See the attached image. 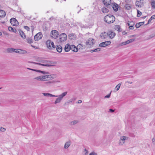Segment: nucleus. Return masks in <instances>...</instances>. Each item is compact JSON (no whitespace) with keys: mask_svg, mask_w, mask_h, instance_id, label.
I'll use <instances>...</instances> for the list:
<instances>
[{"mask_svg":"<svg viewBox=\"0 0 155 155\" xmlns=\"http://www.w3.org/2000/svg\"><path fill=\"white\" fill-rule=\"evenodd\" d=\"M41 62L43 64H42L39 63H37L34 62H30L31 63L38 64L39 65H41L42 66L47 67L53 66L54 65V64H56L55 62L51 63V62L48 61L47 60H43L41 61Z\"/></svg>","mask_w":155,"mask_h":155,"instance_id":"obj_1","label":"nucleus"},{"mask_svg":"<svg viewBox=\"0 0 155 155\" xmlns=\"http://www.w3.org/2000/svg\"><path fill=\"white\" fill-rule=\"evenodd\" d=\"M104 21L108 24L113 23L115 20V17L110 15H108L105 16L104 18Z\"/></svg>","mask_w":155,"mask_h":155,"instance_id":"obj_2","label":"nucleus"},{"mask_svg":"<svg viewBox=\"0 0 155 155\" xmlns=\"http://www.w3.org/2000/svg\"><path fill=\"white\" fill-rule=\"evenodd\" d=\"M67 92H65L59 95H55L53 97H58V98L56 99L54 104H56L61 102L62 100L63 99V97L65 96L67 94Z\"/></svg>","mask_w":155,"mask_h":155,"instance_id":"obj_3","label":"nucleus"},{"mask_svg":"<svg viewBox=\"0 0 155 155\" xmlns=\"http://www.w3.org/2000/svg\"><path fill=\"white\" fill-rule=\"evenodd\" d=\"M94 40L91 38L88 39L86 43V46L87 48H90L94 44Z\"/></svg>","mask_w":155,"mask_h":155,"instance_id":"obj_4","label":"nucleus"},{"mask_svg":"<svg viewBox=\"0 0 155 155\" xmlns=\"http://www.w3.org/2000/svg\"><path fill=\"white\" fill-rule=\"evenodd\" d=\"M46 45L47 48L49 49H51L52 48H55V46L53 42L49 40H48L46 42Z\"/></svg>","mask_w":155,"mask_h":155,"instance_id":"obj_5","label":"nucleus"},{"mask_svg":"<svg viewBox=\"0 0 155 155\" xmlns=\"http://www.w3.org/2000/svg\"><path fill=\"white\" fill-rule=\"evenodd\" d=\"M67 36L64 33L61 34L59 36V40L61 42H62L66 40Z\"/></svg>","mask_w":155,"mask_h":155,"instance_id":"obj_6","label":"nucleus"},{"mask_svg":"<svg viewBox=\"0 0 155 155\" xmlns=\"http://www.w3.org/2000/svg\"><path fill=\"white\" fill-rule=\"evenodd\" d=\"M135 4L137 7L141 8L144 5V1L143 0H137Z\"/></svg>","mask_w":155,"mask_h":155,"instance_id":"obj_7","label":"nucleus"},{"mask_svg":"<svg viewBox=\"0 0 155 155\" xmlns=\"http://www.w3.org/2000/svg\"><path fill=\"white\" fill-rule=\"evenodd\" d=\"M41 81H46L48 80V78H50L52 79L54 78L51 75H45L41 76Z\"/></svg>","mask_w":155,"mask_h":155,"instance_id":"obj_8","label":"nucleus"},{"mask_svg":"<svg viewBox=\"0 0 155 155\" xmlns=\"http://www.w3.org/2000/svg\"><path fill=\"white\" fill-rule=\"evenodd\" d=\"M128 139V137L125 136L121 137L120 138L119 145H122L124 143L125 141L127 140Z\"/></svg>","mask_w":155,"mask_h":155,"instance_id":"obj_9","label":"nucleus"},{"mask_svg":"<svg viewBox=\"0 0 155 155\" xmlns=\"http://www.w3.org/2000/svg\"><path fill=\"white\" fill-rule=\"evenodd\" d=\"M42 34L41 32H39L35 36V41H38L42 38Z\"/></svg>","mask_w":155,"mask_h":155,"instance_id":"obj_10","label":"nucleus"},{"mask_svg":"<svg viewBox=\"0 0 155 155\" xmlns=\"http://www.w3.org/2000/svg\"><path fill=\"white\" fill-rule=\"evenodd\" d=\"M103 3L104 4L106 5L107 8L111 7V0H103Z\"/></svg>","mask_w":155,"mask_h":155,"instance_id":"obj_11","label":"nucleus"},{"mask_svg":"<svg viewBox=\"0 0 155 155\" xmlns=\"http://www.w3.org/2000/svg\"><path fill=\"white\" fill-rule=\"evenodd\" d=\"M58 35V32L56 30H52L51 32V36L53 38H56Z\"/></svg>","mask_w":155,"mask_h":155,"instance_id":"obj_12","label":"nucleus"},{"mask_svg":"<svg viewBox=\"0 0 155 155\" xmlns=\"http://www.w3.org/2000/svg\"><path fill=\"white\" fill-rule=\"evenodd\" d=\"M111 43V42L110 41H107L101 43L99 46L100 47H105L107 45H110Z\"/></svg>","mask_w":155,"mask_h":155,"instance_id":"obj_13","label":"nucleus"},{"mask_svg":"<svg viewBox=\"0 0 155 155\" xmlns=\"http://www.w3.org/2000/svg\"><path fill=\"white\" fill-rule=\"evenodd\" d=\"M10 21L11 24L13 26L17 25L18 23V21L14 18H11L10 19Z\"/></svg>","mask_w":155,"mask_h":155,"instance_id":"obj_14","label":"nucleus"},{"mask_svg":"<svg viewBox=\"0 0 155 155\" xmlns=\"http://www.w3.org/2000/svg\"><path fill=\"white\" fill-rule=\"evenodd\" d=\"M128 25L129 26V29L133 30L134 29V23L133 21H129L128 23Z\"/></svg>","mask_w":155,"mask_h":155,"instance_id":"obj_15","label":"nucleus"},{"mask_svg":"<svg viewBox=\"0 0 155 155\" xmlns=\"http://www.w3.org/2000/svg\"><path fill=\"white\" fill-rule=\"evenodd\" d=\"M108 36H109L110 38L112 39L115 36L116 34L112 31H109L108 33Z\"/></svg>","mask_w":155,"mask_h":155,"instance_id":"obj_16","label":"nucleus"},{"mask_svg":"<svg viewBox=\"0 0 155 155\" xmlns=\"http://www.w3.org/2000/svg\"><path fill=\"white\" fill-rule=\"evenodd\" d=\"M107 33L105 32H103L101 33L100 35V37L102 39H105L108 37Z\"/></svg>","mask_w":155,"mask_h":155,"instance_id":"obj_17","label":"nucleus"},{"mask_svg":"<svg viewBox=\"0 0 155 155\" xmlns=\"http://www.w3.org/2000/svg\"><path fill=\"white\" fill-rule=\"evenodd\" d=\"M71 48V45H70L69 44H67L65 46L64 50L66 52L69 51Z\"/></svg>","mask_w":155,"mask_h":155,"instance_id":"obj_18","label":"nucleus"},{"mask_svg":"<svg viewBox=\"0 0 155 155\" xmlns=\"http://www.w3.org/2000/svg\"><path fill=\"white\" fill-rule=\"evenodd\" d=\"M111 6L112 7L114 11L116 12L118 10L119 6L116 3H114L113 5L111 4Z\"/></svg>","mask_w":155,"mask_h":155,"instance_id":"obj_19","label":"nucleus"},{"mask_svg":"<svg viewBox=\"0 0 155 155\" xmlns=\"http://www.w3.org/2000/svg\"><path fill=\"white\" fill-rule=\"evenodd\" d=\"M55 48L56 49V51L59 53L61 52L62 51V47L60 45L56 46Z\"/></svg>","mask_w":155,"mask_h":155,"instance_id":"obj_20","label":"nucleus"},{"mask_svg":"<svg viewBox=\"0 0 155 155\" xmlns=\"http://www.w3.org/2000/svg\"><path fill=\"white\" fill-rule=\"evenodd\" d=\"M79 121L78 120H75L71 121L69 123V125L71 126L75 125L79 122Z\"/></svg>","mask_w":155,"mask_h":155,"instance_id":"obj_21","label":"nucleus"},{"mask_svg":"<svg viewBox=\"0 0 155 155\" xmlns=\"http://www.w3.org/2000/svg\"><path fill=\"white\" fill-rule=\"evenodd\" d=\"M71 49L72 51L75 52H77L78 51V48L76 47L74 45H71Z\"/></svg>","mask_w":155,"mask_h":155,"instance_id":"obj_22","label":"nucleus"},{"mask_svg":"<svg viewBox=\"0 0 155 155\" xmlns=\"http://www.w3.org/2000/svg\"><path fill=\"white\" fill-rule=\"evenodd\" d=\"M6 15V13L4 11L0 10V17L3 18Z\"/></svg>","mask_w":155,"mask_h":155,"instance_id":"obj_23","label":"nucleus"},{"mask_svg":"<svg viewBox=\"0 0 155 155\" xmlns=\"http://www.w3.org/2000/svg\"><path fill=\"white\" fill-rule=\"evenodd\" d=\"M101 10L104 13H107L109 11V10L105 7H104L103 8H102L101 9Z\"/></svg>","mask_w":155,"mask_h":155,"instance_id":"obj_24","label":"nucleus"},{"mask_svg":"<svg viewBox=\"0 0 155 155\" xmlns=\"http://www.w3.org/2000/svg\"><path fill=\"white\" fill-rule=\"evenodd\" d=\"M121 85V84L119 83L118 84H117L115 87L114 90V92H116L117 91H118L119 89H120V87Z\"/></svg>","mask_w":155,"mask_h":155,"instance_id":"obj_25","label":"nucleus"},{"mask_svg":"<svg viewBox=\"0 0 155 155\" xmlns=\"http://www.w3.org/2000/svg\"><path fill=\"white\" fill-rule=\"evenodd\" d=\"M19 32L21 37L23 38H26L25 35L24 33L21 30H19Z\"/></svg>","mask_w":155,"mask_h":155,"instance_id":"obj_26","label":"nucleus"},{"mask_svg":"<svg viewBox=\"0 0 155 155\" xmlns=\"http://www.w3.org/2000/svg\"><path fill=\"white\" fill-rule=\"evenodd\" d=\"M42 94L44 96L46 97H53V96H55V95L49 93H43Z\"/></svg>","mask_w":155,"mask_h":155,"instance_id":"obj_27","label":"nucleus"},{"mask_svg":"<svg viewBox=\"0 0 155 155\" xmlns=\"http://www.w3.org/2000/svg\"><path fill=\"white\" fill-rule=\"evenodd\" d=\"M85 46L83 45L80 44H79L78 46H77V48H78V49H80L81 50L83 49L84 48H85Z\"/></svg>","mask_w":155,"mask_h":155,"instance_id":"obj_28","label":"nucleus"},{"mask_svg":"<svg viewBox=\"0 0 155 155\" xmlns=\"http://www.w3.org/2000/svg\"><path fill=\"white\" fill-rule=\"evenodd\" d=\"M71 145V142L68 141L65 143L64 146V148L65 149L68 148Z\"/></svg>","mask_w":155,"mask_h":155,"instance_id":"obj_29","label":"nucleus"},{"mask_svg":"<svg viewBox=\"0 0 155 155\" xmlns=\"http://www.w3.org/2000/svg\"><path fill=\"white\" fill-rule=\"evenodd\" d=\"M115 29L116 30L118 31L119 32H121L122 31V30L119 25H116L115 27Z\"/></svg>","mask_w":155,"mask_h":155,"instance_id":"obj_30","label":"nucleus"},{"mask_svg":"<svg viewBox=\"0 0 155 155\" xmlns=\"http://www.w3.org/2000/svg\"><path fill=\"white\" fill-rule=\"evenodd\" d=\"M60 81H49L48 82H46L45 83L47 84H53L57 82H59Z\"/></svg>","mask_w":155,"mask_h":155,"instance_id":"obj_31","label":"nucleus"},{"mask_svg":"<svg viewBox=\"0 0 155 155\" xmlns=\"http://www.w3.org/2000/svg\"><path fill=\"white\" fill-rule=\"evenodd\" d=\"M144 23V22H140L136 24L135 27L137 28H139L141 25H143Z\"/></svg>","mask_w":155,"mask_h":155,"instance_id":"obj_32","label":"nucleus"},{"mask_svg":"<svg viewBox=\"0 0 155 155\" xmlns=\"http://www.w3.org/2000/svg\"><path fill=\"white\" fill-rule=\"evenodd\" d=\"M15 49L12 48H8L7 49V51L8 53H12L14 52Z\"/></svg>","mask_w":155,"mask_h":155,"instance_id":"obj_33","label":"nucleus"},{"mask_svg":"<svg viewBox=\"0 0 155 155\" xmlns=\"http://www.w3.org/2000/svg\"><path fill=\"white\" fill-rule=\"evenodd\" d=\"M8 29L10 31H12L15 33L16 32V30L15 29L11 27H9L8 28Z\"/></svg>","mask_w":155,"mask_h":155,"instance_id":"obj_34","label":"nucleus"},{"mask_svg":"<svg viewBox=\"0 0 155 155\" xmlns=\"http://www.w3.org/2000/svg\"><path fill=\"white\" fill-rule=\"evenodd\" d=\"M37 72H39L43 74H49V73L48 72L45 71H42L40 70H37Z\"/></svg>","mask_w":155,"mask_h":155,"instance_id":"obj_35","label":"nucleus"},{"mask_svg":"<svg viewBox=\"0 0 155 155\" xmlns=\"http://www.w3.org/2000/svg\"><path fill=\"white\" fill-rule=\"evenodd\" d=\"M26 41L28 43L31 44L33 43V40L31 38H28L26 39Z\"/></svg>","mask_w":155,"mask_h":155,"instance_id":"obj_36","label":"nucleus"},{"mask_svg":"<svg viewBox=\"0 0 155 155\" xmlns=\"http://www.w3.org/2000/svg\"><path fill=\"white\" fill-rule=\"evenodd\" d=\"M19 54H26L27 53V51L24 50H21V49H19Z\"/></svg>","mask_w":155,"mask_h":155,"instance_id":"obj_37","label":"nucleus"},{"mask_svg":"<svg viewBox=\"0 0 155 155\" xmlns=\"http://www.w3.org/2000/svg\"><path fill=\"white\" fill-rule=\"evenodd\" d=\"M101 49L100 48H97L95 49L94 50H91L90 51L91 52H97V51H100Z\"/></svg>","mask_w":155,"mask_h":155,"instance_id":"obj_38","label":"nucleus"},{"mask_svg":"<svg viewBox=\"0 0 155 155\" xmlns=\"http://www.w3.org/2000/svg\"><path fill=\"white\" fill-rule=\"evenodd\" d=\"M76 99V98H71L70 100H68V104H70L73 101H74Z\"/></svg>","mask_w":155,"mask_h":155,"instance_id":"obj_39","label":"nucleus"},{"mask_svg":"<svg viewBox=\"0 0 155 155\" xmlns=\"http://www.w3.org/2000/svg\"><path fill=\"white\" fill-rule=\"evenodd\" d=\"M82 153L83 155H87L88 153V150L86 149H85Z\"/></svg>","mask_w":155,"mask_h":155,"instance_id":"obj_40","label":"nucleus"},{"mask_svg":"<svg viewBox=\"0 0 155 155\" xmlns=\"http://www.w3.org/2000/svg\"><path fill=\"white\" fill-rule=\"evenodd\" d=\"M34 80H36L38 81H41V76H39L38 77H36L34 78Z\"/></svg>","mask_w":155,"mask_h":155,"instance_id":"obj_41","label":"nucleus"},{"mask_svg":"<svg viewBox=\"0 0 155 155\" xmlns=\"http://www.w3.org/2000/svg\"><path fill=\"white\" fill-rule=\"evenodd\" d=\"M125 7L126 8V9L128 10L130 9V5L128 4H126L125 5Z\"/></svg>","mask_w":155,"mask_h":155,"instance_id":"obj_42","label":"nucleus"},{"mask_svg":"<svg viewBox=\"0 0 155 155\" xmlns=\"http://www.w3.org/2000/svg\"><path fill=\"white\" fill-rule=\"evenodd\" d=\"M137 17H140L141 16L142 13L138 10H137Z\"/></svg>","mask_w":155,"mask_h":155,"instance_id":"obj_43","label":"nucleus"},{"mask_svg":"<svg viewBox=\"0 0 155 155\" xmlns=\"http://www.w3.org/2000/svg\"><path fill=\"white\" fill-rule=\"evenodd\" d=\"M152 7L153 8H155V1H153L151 2Z\"/></svg>","mask_w":155,"mask_h":155,"instance_id":"obj_44","label":"nucleus"},{"mask_svg":"<svg viewBox=\"0 0 155 155\" xmlns=\"http://www.w3.org/2000/svg\"><path fill=\"white\" fill-rule=\"evenodd\" d=\"M0 130L2 132H5L6 130V129L4 128L0 127Z\"/></svg>","mask_w":155,"mask_h":155,"instance_id":"obj_45","label":"nucleus"},{"mask_svg":"<svg viewBox=\"0 0 155 155\" xmlns=\"http://www.w3.org/2000/svg\"><path fill=\"white\" fill-rule=\"evenodd\" d=\"M111 93V92L109 94H108V95H107L106 96H105L104 97L105 98H109L110 97V96Z\"/></svg>","mask_w":155,"mask_h":155,"instance_id":"obj_46","label":"nucleus"},{"mask_svg":"<svg viewBox=\"0 0 155 155\" xmlns=\"http://www.w3.org/2000/svg\"><path fill=\"white\" fill-rule=\"evenodd\" d=\"M89 155H97V154L96 153L94 152H91V153L89 154Z\"/></svg>","mask_w":155,"mask_h":155,"instance_id":"obj_47","label":"nucleus"},{"mask_svg":"<svg viewBox=\"0 0 155 155\" xmlns=\"http://www.w3.org/2000/svg\"><path fill=\"white\" fill-rule=\"evenodd\" d=\"M19 49H15L14 52L16 53H19Z\"/></svg>","mask_w":155,"mask_h":155,"instance_id":"obj_48","label":"nucleus"},{"mask_svg":"<svg viewBox=\"0 0 155 155\" xmlns=\"http://www.w3.org/2000/svg\"><path fill=\"white\" fill-rule=\"evenodd\" d=\"M24 28L25 29H26L28 31H29L30 29L27 26H25Z\"/></svg>","mask_w":155,"mask_h":155,"instance_id":"obj_49","label":"nucleus"},{"mask_svg":"<svg viewBox=\"0 0 155 155\" xmlns=\"http://www.w3.org/2000/svg\"><path fill=\"white\" fill-rule=\"evenodd\" d=\"M27 69L29 70H32L33 71H35L37 72V69H32L30 68H27Z\"/></svg>","mask_w":155,"mask_h":155,"instance_id":"obj_50","label":"nucleus"},{"mask_svg":"<svg viewBox=\"0 0 155 155\" xmlns=\"http://www.w3.org/2000/svg\"><path fill=\"white\" fill-rule=\"evenodd\" d=\"M152 142L154 144H155V139L154 138H153L152 140Z\"/></svg>","mask_w":155,"mask_h":155,"instance_id":"obj_51","label":"nucleus"},{"mask_svg":"<svg viewBox=\"0 0 155 155\" xmlns=\"http://www.w3.org/2000/svg\"><path fill=\"white\" fill-rule=\"evenodd\" d=\"M126 43V41L123 42L121 43L120 45L121 46L126 45V43Z\"/></svg>","mask_w":155,"mask_h":155,"instance_id":"obj_52","label":"nucleus"},{"mask_svg":"<svg viewBox=\"0 0 155 155\" xmlns=\"http://www.w3.org/2000/svg\"><path fill=\"white\" fill-rule=\"evenodd\" d=\"M130 43H131L132 42H133V41H134V39H130V40H128Z\"/></svg>","mask_w":155,"mask_h":155,"instance_id":"obj_53","label":"nucleus"},{"mask_svg":"<svg viewBox=\"0 0 155 155\" xmlns=\"http://www.w3.org/2000/svg\"><path fill=\"white\" fill-rule=\"evenodd\" d=\"M151 19H153L155 18V15H152L150 18Z\"/></svg>","mask_w":155,"mask_h":155,"instance_id":"obj_54","label":"nucleus"},{"mask_svg":"<svg viewBox=\"0 0 155 155\" xmlns=\"http://www.w3.org/2000/svg\"><path fill=\"white\" fill-rule=\"evenodd\" d=\"M131 0H125V2L127 3H129L131 2Z\"/></svg>","mask_w":155,"mask_h":155,"instance_id":"obj_55","label":"nucleus"},{"mask_svg":"<svg viewBox=\"0 0 155 155\" xmlns=\"http://www.w3.org/2000/svg\"><path fill=\"white\" fill-rule=\"evenodd\" d=\"M109 111L111 112H113L114 111V110H113L111 109H109Z\"/></svg>","mask_w":155,"mask_h":155,"instance_id":"obj_56","label":"nucleus"},{"mask_svg":"<svg viewBox=\"0 0 155 155\" xmlns=\"http://www.w3.org/2000/svg\"><path fill=\"white\" fill-rule=\"evenodd\" d=\"M125 41H126L125 43H126V45L130 43L128 40H127Z\"/></svg>","mask_w":155,"mask_h":155,"instance_id":"obj_57","label":"nucleus"},{"mask_svg":"<svg viewBox=\"0 0 155 155\" xmlns=\"http://www.w3.org/2000/svg\"><path fill=\"white\" fill-rule=\"evenodd\" d=\"M82 101L81 100H79L78 101V104H80L82 103Z\"/></svg>","mask_w":155,"mask_h":155,"instance_id":"obj_58","label":"nucleus"},{"mask_svg":"<svg viewBox=\"0 0 155 155\" xmlns=\"http://www.w3.org/2000/svg\"><path fill=\"white\" fill-rule=\"evenodd\" d=\"M152 20L150 18V19L148 21V23H149L150 21Z\"/></svg>","mask_w":155,"mask_h":155,"instance_id":"obj_59","label":"nucleus"},{"mask_svg":"<svg viewBox=\"0 0 155 155\" xmlns=\"http://www.w3.org/2000/svg\"><path fill=\"white\" fill-rule=\"evenodd\" d=\"M31 46L32 47H33L34 48H37V47L35 46H33L32 45H31Z\"/></svg>","mask_w":155,"mask_h":155,"instance_id":"obj_60","label":"nucleus"},{"mask_svg":"<svg viewBox=\"0 0 155 155\" xmlns=\"http://www.w3.org/2000/svg\"><path fill=\"white\" fill-rule=\"evenodd\" d=\"M127 83H128L129 84H131L132 83V82H130L129 81H127Z\"/></svg>","mask_w":155,"mask_h":155,"instance_id":"obj_61","label":"nucleus"},{"mask_svg":"<svg viewBox=\"0 0 155 155\" xmlns=\"http://www.w3.org/2000/svg\"><path fill=\"white\" fill-rule=\"evenodd\" d=\"M2 35V32L0 31V36H1Z\"/></svg>","mask_w":155,"mask_h":155,"instance_id":"obj_62","label":"nucleus"},{"mask_svg":"<svg viewBox=\"0 0 155 155\" xmlns=\"http://www.w3.org/2000/svg\"><path fill=\"white\" fill-rule=\"evenodd\" d=\"M146 16H144V17H143V18H146Z\"/></svg>","mask_w":155,"mask_h":155,"instance_id":"obj_63","label":"nucleus"}]
</instances>
